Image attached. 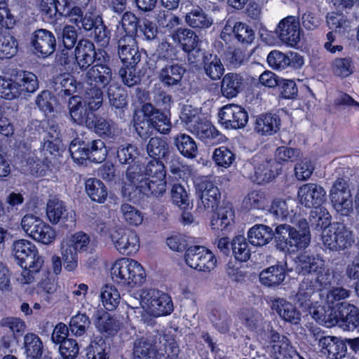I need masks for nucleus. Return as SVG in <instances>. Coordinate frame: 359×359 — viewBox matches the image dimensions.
Listing matches in <instances>:
<instances>
[{
  "label": "nucleus",
  "mask_w": 359,
  "mask_h": 359,
  "mask_svg": "<svg viewBox=\"0 0 359 359\" xmlns=\"http://www.w3.org/2000/svg\"><path fill=\"white\" fill-rule=\"evenodd\" d=\"M111 276L114 282L131 287L140 286L146 280V273L142 265L129 258L116 260L111 268Z\"/></svg>",
  "instance_id": "3"
},
{
  "label": "nucleus",
  "mask_w": 359,
  "mask_h": 359,
  "mask_svg": "<svg viewBox=\"0 0 359 359\" xmlns=\"http://www.w3.org/2000/svg\"><path fill=\"white\" fill-rule=\"evenodd\" d=\"M55 83L57 88L63 91L65 94L70 95L81 88V83L69 74H61L55 79Z\"/></svg>",
  "instance_id": "52"
},
{
  "label": "nucleus",
  "mask_w": 359,
  "mask_h": 359,
  "mask_svg": "<svg viewBox=\"0 0 359 359\" xmlns=\"http://www.w3.org/2000/svg\"><path fill=\"white\" fill-rule=\"evenodd\" d=\"M264 335L266 336L265 340L271 344V352L276 359L292 358L295 353V351L290 344L289 339L276 331L272 324L267 323Z\"/></svg>",
  "instance_id": "10"
},
{
  "label": "nucleus",
  "mask_w": 359,
  "mask_h": 359,
  "mask_svg": "<svg viewBox=\"0 0 359 359\" xmlns=\"http://www.w3.org/2000/svg\"><path fill=\"white\" fill-rule=\"evenodd\" d=\"M311 241V233L300 232L293 228L289 241L287 242V248L285 249L295 250L305 249Z\"/></svg>",
  "instance_id": "53"
},
{
  "label": "nucleus",
  "mask_w": 359,
  "mask_h": 359,
  "mask_svg": "<svg viewBox=\"0 0 359 359\" xmlns=\"http://www.w3.org/2000/svg\"><path fill=\"white\" fill-rule=\"evenodd\" d=\"M294 202L292 199L283 200L276 198L273 200L270 208V212L278 219L294 222L293 206Z\"/></svg>",
  "instance_id": "32"
},
{
  "label": "nucleus",
  "mask_w": 359,
  "mask_h": 359,
  "mask_svg": "<svg viewBox=\"0 0 359 359\" xmlns=\"http://www.w3.org/2000/svg\"><path fill=\"white\" fill-rule=\"evenodd\" d=\"M184 260L189 267L204 272L214 269L217 264L212 252L201 245L189 247L185 252Z\"/></svg>",
  "instance_id": "7"
},
{
  "label": "nucleus",
  "mask_w": 359,
  "mask_h": 359,
  "mask_svg": "<svg viewBox=\"0 0 359 359\" xmlns=\"http://www.w3.org/2000/svg\"><path fill=\"white\" fill-rule=\"evenodd\" d=\"M120 216L126 224L132 226L142 224L144 219L142 212L136 207L127 203L121 205Z\"/></svg>",
  "instance_id": "43"
},
{
  "label": "nucleus",
  "mask_w": 359,
  "mask_h": 359,
  "mask_svg": "<svg viewBox=\"0 0 359 359\" xmlns=\"http://www.w3.org/2000/svg\"><path fill=\"white\" fill-rule=\"evenodd\" d=\"M330 198L334 209L341 215H348L352 210V195L346 180H335L330 191Z\"/></svg>",
  "instance_id": "9"
},
{
  "label": "nucleus",
  "mask_w": 359,
  "mask_h": 359,
  "mask_svg": "<svg viewBox=\"0 0 359 359\" xmlns=\"http://www.w3.org/2000/svg\"><path fill=\"white\" fill-rule=\"evenodd\" d=\"M234 212L230 204L220 207L212 217L210 225L213 229L224 230L233 222Z\"/></svg>",
  "instance_id": "36"
},
{
  "label": "nucleus",
  "mask_w": 359,
  "mask_h": 359,
  "mask_svg": "<svg viewBox=\"0 0 359 359\" xmlns=\"http://www.w3.org/2000/svg\"><path fill=\"white\" fill-rule=\"evenodd\" d=\"M20 226L29 238L43 245L51 244L56 238L55 229L34 214L24 215L21 219Z\"/></svg>",
  "instance_id": "5"
},
{
  "label": "nucleus",
  "mask_w": 359,
  "mask_h": 359,
  "mask_svg": "<svg viewBox=\"0 0 359 359\" xmlns=\"http://www.w3.org/2000/svg\"><path fill=\"white\" fill-rule=\"evenodd\" d=\"M271 309L285 321L294 325L301 320V313L291 302L283 298H277L272 301Z\"/></svg>",
  "instance_id": "23"
},
{
  "label": "nucleus",
  "mask_w": 359,
  "mask_h": 359,
  "mask_svg": "<svg viewBox=\"0 0 359 359\" xmlns=\"http://www.w3.org/2000/svg\"><path fill=\"white\" fill-rule=\"evenodd\" d=\"M111 79V69L106 65L97 64L88 70L86 82L88 86L102 90L109 84Z\"/></svg>",
  "instance_id": "21"
},
{
  "label": "nucleus",
  "mask_w": 359,
  "mask_h": 359,
  "mask_svg": "<svg viewBox=\"0 0 359 359\" xmlns=\"http://www.w3.org/2000/svg\"><path fill=\"white\" fill-rule=\"evenodd\" d=\"M219 123L226 129H238L245 126L248 121L246 110L237 104L224 106L218 114Z\"/></svg>",
  "instance_id": "13"
},
{
  "label": "nucleus",
  "mask_w": 359,
  "mask_h": 359,
  "mask_svg": "<svg viewBox=\"0 0 359 359\" xmlns=\"http://www.w3.org/2000/svg\"><path fill=\"white\" fill-rule=\"evenodd\" d=\"M233 253L236 259L245 262L250 257V250L246 239L243 236L235 237L231 242Z\"/></svg>",
  "instance_id": "55"
},
{
  "label": "nucleus",
  "mask_w": 359,
  "mask_h": 359,
  "mask_svg": "<svg viewBox=\"0 0 359 359\" xmlns=\"http://www.w3.org/2000/svg\"><path fill=\"white\" fill-rule=\"evenodd\" d=\"M312 318L320 324L324 325L327 327H331L339 323V308L336 309L334 306L329 305L327 309L323 306H318L313 308L310 311Z\"/></svg>",
  "instance_id": "29"
},
{
  "label": "nucleus",
  "mask_w": 359,
  "mask_h": 359,
  "mask_svg": "<svg viewBox=\"0 0 359 359\" xmlns=\"http://www.w3.org/2000/svg\"><path fill=\"white\" fill-rule=\"evenodd\" d=\"M46 215L49 222L53 224L62 223L67 226H72L75 223V214L68 212L65 203L58 199H50L46 205Z\"/></svg>",
  "instance_id": "16"
},
{
  "label": "nucleus",
  "mask_w": 359,
  "mask_h": 359,
  "mask_svg": "<svg viewBox=\"0 0 359 359\" xmlns=\"http://www.w3.org/2000/svg\"><path fill=\"white\" fill-rule=\"evenodd\" d=\"M197 191L201 201L198 208L209 210L217 205L221 194L218 187L212 182L207 179L202 180L197 184Z\"/></svg>",
  "instance_id": "19"
},
{
  "label": "nucleus",
  "mask_w": 359,
  "mask_h": 359,
  "mask_svg": "<svg viewBox=\"0 0 359 359\" xmlns=\"http://www.w3.org/2000/svg\"><path fill=\"white\" fill-rule=\"evenodd\" d=\"M107 95L110 104L116 109H122L126 107V93L117 85H109L107 89Z\"/></svg>",
  "instance_id": "57"
},
{
  "label": "nucleus",
  "mask_w": 359,
  "mask_h": 359,
  "mask_svg": "<svg viewBox=\"0 0 359 359\" xmlns=\"http://www.w3.org/2000/svg\"><path fill=\"white\" fill-rule=\"evenodd\" d=\"M103 93L101 89L88 86L84 95L83 103L90 111L97 110L102 104Z\"/></svg>",
  "instance_id": "51"
},
{
  "label": "nucleus",
  "mask_w": 359,
  "mask_h": 359,
  "mask_svg": "<svg viewBox=\"0 0 359 359\" xmlns=\"http://www.w3.org/2000/svg\"><path fill=\"white\" fill-rule=\"evenodd\" d=\"M174 143L178 151L187 158H194L198 153V147L194 140L184 133L174 137Z\"/></svg>",
  "instance_id": "41"
},
{
  "label": "nucleus",
  "mask_w": 359,
  "mask_h": 359,
  "mask_svg": "<svg viewBox=\"0 0 359 359\" xmlns=\"http://www.w3.org/2000/svg\"><path fill=\"white\" fill-rule=\"evenodd\" d=\"M310 222L316 227L327 228L330 223V215L322 205L314 208L310 213Z\"/></svg>",
  "instance_id": "59"
},
{
  "label": "nucleus",
  "mask_w": 359,
  "mask_h": 359,
  "mask_svg": "<svg viewBox=\"0 0 359 359\" xmlns=\"http://www.w3.org/2000/svg\"><path fill=\"white\" fill-rule=\"evenodd\" d=\"M236 156L228 147L222 146L215 149L212 159L220 167L227 168L235 161Z\"/></svg>",
  "instance_id": "56"
},
{
  "label": "nucleus",
  "mask_w": 359,
  "mask_h": 359,
  "mask_svg": "<svg viewBox=\"0 0 359 359\" xmlns=\"http://www.w3.org/2000/svg\"><path fill=\"white\" fill-rule=\"evenodd\" d=\"M276 32L282 42L292 47L297 46L302 32L299 20L292 15L283 18L278 23Z\"/></svg>",
  "instance_id": "15"
},
{
  "label": "nucleus",
  "mask_w": 359,
  "mask_h": 359,
  "mask_svg": "<svg viewBox=\"0 0 359 359\" xmlns=\"http://www.w3.org/2000/svg\"><path fill=\"white\" fill-rule=\"evenodd\" d=\"M90 323V320L86 314L79 313L71 318L69 329L74 335L80 337L89 327Z\"/></svg>",
  "instance_id": "63"
},
{
  "label": "nucleus",
  "mask_w": 359,
  "mask_h": 359,
  "mask_svg": "<svg viewBox=\"0 0 359 359\" xmlns=\"http://www.w3.org/2000/svg\"><path fill=\"white\" fill-rule=\"evenodd\" d=\"M39 88L36 76L32 72L20 71L13 79L0 76V97L13 100L26 93H34Z\"/></svg>",
  "instance_id": "2"
},
{
  "label": "nucleus",
  "mask_w": 359,
  "mask_h": 359,
  "mask_svg": "<svg viewBox=\"0 0 359 359\" xmlns=\"http://www.w3.org/2000/svg\"><path fill=\"white\" fill-rule=\"evenodd\" d=\"M273 232L268 226L256 224L250 228L248 233L249 242L255 246H264L273 238Z\"/></svg>",
  "instance_id": "34"
},
{
  "label": "nucleus",
  "mask_w": 359,
  "mask_h": 359,
  "mask_svg": "<svg viewBox=\"0 0 359 359\" xmlns=\"http://www.w3.org/2000/svg\"><path fill=\"white\" fill-rule=\"evenodd\" d=\"M265 203L266 196L264 192L255 190L245 196L243 201V207L248 210L262 209L264 208Z\"/></svg>",
  "instance_id": "58"
},
{
  "label": "nucleus",
  "mask_w": 359,
  "mask_h": 359,
  "mask_svg": "<svg viewBox=\"0 0 359 359\" xmlns=\"http://www.w3.org/2000/svg\"><path fill=\"white\" fill-rule=\"evenodd\" d=\"M88 159L93 162H102L107 154V151L104 142L101 140H96L91 142L88 146Z\"/></svg>",
  "instance_id": "62"
},
{
  "label": "nucleus",
  "mask_w": 359,
  "mask_h": 359,
  "mask_svg": "<svg viewBox=\"0 0 359 359\" xmlns=\"http://www.w3.org/2000/svg\"><path fill=\"white\" fill-rule=\"evenodd\" d=\"M150 108L151 104L144 105L142 109L136 112L133 118L134 128L142 138H147L152 134V123L149 116Z\"/></svg>",
  "instance_id": "30"
},
{
  "label": "nucleus",
  "mask_w": 359,
  "mask_h": 359,
  "mask_svg": "<svg viewBox=\"0 0 359 359\" xmlns=\"http://www.w3.org/2000/svg\"><path fill=\"white\" fill-rule=\"evenodd\" d=\"M103 306L108 311L114 310L120 303V293L111 285H105L102 287L100 295Z\"/></svg>",
  "instance_id": "45"
},
{
  "label": "nucleus",
  "mask_w": 359,
  "mask_h": 359,
  "mask_svg": "<svg viewBox=\"0 0 359 359\" xmlns=\"http://www.w3.org/2000/svg\"><path fill=\"white\" fill-rule=\"evenodd\" d=\"M273 164L272 160H264L256 165L255 173L250 176L251 180L259 184L271 181L275 176Z\"/></svg>",
  "instance_id": "42"
},
{
  "label": "nucleus",
  "mask_w": 359,
  "mask_h": 359,
  "mask_svg": "<svg viewBox=\"0 0 359 359\" xmlns=\"http://www.w3.org/2000/svg\"><path fill=\"white\" fill-rule=\"evenodd\" d=\"M161 344H158V359H176L180 349L172 334L164 333L161 334Z\"/></svg>",
  "instance_id": "33"
},
{
  "label": "nucleus",
  "mask_w": 359,
  "mask_h": 359,
  "mask_svg": "<svg viewBox=\"0 0 359 359\" xmlns=\"http://www.w3.org/2000/svg\"><path fill=\"white\" fill-rule=\"evenodd\" d=\"M96 326L100 332L108 335H114L120 330L121 323L117 318L104 313L97 318Z\"/></svg>",
  "instance_id": "49"
},
{
  "label": "nucleus",
  "mask_w": 359,
  "mask_h": 359,
  "mask_svg": "<svg viewBox=\"0 0 359 359\" xmlns=\"http://www.w3.org/2000/svg\"><path fill=\"white\" fill-rule=\"evenodd\" d=\"M79 253L66 238L62 240L60 243V254L66 270L73 271L77 268Z\"/></svg>",
  "instance_id": "39"
},
{
  "label": "nucleus",
  "mask_w": 359,
  "mask_h": 359,
  "mask_svg": "<svg viewBox=\"0 0 359 359\" xmlns=\"http://www.w3.org/2000/svg\"><path fill=\"white\" fill-rule=\"evenodd\" d=\"M161 343V334L158 331L136 339L133 344V359H158L157 346Z\"/></svg>",
  "instance_id": "11"
},
{
  "label": "nucleus",
  "mask_w": 359,
  "mask_h": 359,
  "mask_svg": "<svg viewBox=\"0 0 359 359\" xmlns=\"http://www.w3.org/2000/svg\"><path fill=\"white\" fill-rule=\"evenodd\" d=\"M149 116L153 129L155 128L157 131L163 134H166L170 131L171 123L165 114L157 109H154L151 105Z\"/></svg>",
  "instance_id": "50"
},
{
  "label": "nucleus",
  "mask_w": 359,
  "mask_h": 359,
  "mask_svg": "<svg viewBox=\"0 0 359 359\" xmlns=\"http://www.w3.org/2000/svg\"><path fill=\"white\" fill-rule=\"evenodd\" d=\"M148 155L154 159L166 158L171 154L170 147L165 139L151 137L147 145Z\"/></svg>",
  "instance_id": "38"
},
{
  "label": "nucleus",
  "mask_w": 359,
  "mask_h": 359,
  "mask_svg": "<svg viewBox=\"0 0 359 359\" xmlns=\"http://www.w3.org/2000/svg\"><path fill=\"white\" fill-rule=\"evenodd\" d=\"M172 37L174 41H177L182 46L184 51L190 50L198 46V36L189 29H178Z\"/></svg>",
  "instance_id": "47"
},
{
  "label": "nucleus",
  "mask_w": 359,
  "mask_h": 359,
  "mask_svg": "<svg viewBox=\"0 0 359 359\" xmlns=\"http://www.w3.org/2000/svg\"><path fill=\"white\" fill-rule=\"evenodd\" d=\"M280 120L273 114H265L258 116L255 122L254 130L262 135H272L280 128Z\"/></svg>",
  "instance_id": "27"
},
{
  "label": "nucleus",
  "mask_w": 359,
  "mask_h": 359,
  "mask_svg": "<svg viewBox=\"0 0 359 359\" xmlns=\"http://www.w3.org/2000/svg\"><path fill=\"white\" fill-rule=\"evenodd\" d=\"M63 4V0H39L38 6L41 13L53 18L57 13H64Z\"/></svg>",
  "instance_id": "64"
},
{
  "label": "nucleus",
  "mask_w": 359,
  "mask_h": 359,
  "mask_svg": "<svg viewBox=\"0 0 359 359\" xmlns=\"http://www.w3.org/2000/svg\"><path fill=\"white\" fill-rule=\"evenodd\" d=\"M24 348L27 357L33 359L40 358L43 353L42 341L36 334L33 333H27L24 337Z\"/></svg>",
  "instance_id": "48"
},
{
  "label": "nucleus",
  "mask_w": 359,
  "mask_h": 359,
  "mask_svg": "<svg viewBox=\"0 0 359 359\" xmlns=\"http://www.w3.org/2000/svg\"><path fill=\"white\" fill-rule=\"evenodd\" d=\"M339 326H346L348 330L359 325V311L352 304H341L339 306Z\"/></svg>",
  "instance_id": "31"
},
{
  "label": "nucleus",
  "mask_w": 359,
  "mask_h": 359,
  "mask_svg": "<svg viewBox=\"0 0 359 359\" xmlns=\"http://www.w3.org/2000/svg\"><path fill=\"white\" fill-rule=\"evenodd\" d=\"M297 263L299 273L317 278L322 284L330 283L331 275L328 270H325V262L320 257L304 253L298 257Z\"/></svg>",
  "instance_id": "6"
},
{
  "label": "nucleus",
  "mask_w": 359,
  "mask_h": 359,
  "mask_svg": "<svg viewBox=\"0 0 359 359\" xmlns=\"http://www.w3.org/2000/svg\"><path fill=\"white\" fill-rule=\"evenodd\" d=\"M166 187L165 178H147L143 176L141 167L134 164L126 170L122 194L130 198L139 194L161 196L165 192Z\"/></svg>",
  "instance_id": "1"
},
{
  "label": "nucleus",
  "mask_w": 359,
  "mask_h": 359,
  "mask_svg": "<svg viewBox=\"0 0 359 359\" xmlns=\"http://www.w3.org/2000/svg\"><path fill=\"white\" fill-rule=\"evenodd\" d=\"M86 189L90 198L100 203H104L107 197L105 185L97 179L90 178L86 182Z\"/></svg>",
  "instance_id": "46"
},
{
  "label": "nucleus",
  "mask_w": 359,
  "mask_h": 359,
  "mask_svg": "<svg viewBox=\"0 0 359 359\" xmlns=\"http://www.w3.org/2000/svg\"><path fill=\"white\" fill-rule=\"evenodd\" d=\"M210 319L218 332L226 333L229 330L231 318L226 311L215 310L212 312Z\"/></svg>",
  "instance_id": "54"
},
{
  "label": "nucleus",
  "mask_w": 359,
  "mask_h": 359,
  "mask_svg": "<svg viewBox=\"0 0 359 359\" xmlns=\"http://www.w3.org/2000/svg\"><path fill=\"white\" fill-rule=\"evenodd\" d=\"M13 255L20 266L32 264V267L36 269L43 266V260L39 255L36 247L28 240L20 239L15 241L13 244Z\"/></svg>",
  "instance_id": "12"
},
{
  "label": "nucleus",
  "mask_w": 359,
  "mask_h": 359,
  "mask_svg": "<svg viewBox=\"0 0 359 359\" xmlns=\"http://www.w3.org/2000/svg\"><path fill=\"white\" fill-rule=\"evenodd\" d=\"M185 21L190 27L198 29L209 28L213 23V20L199 7L187 13Z\"/></svg>",
  "instance_id": "40"
},
{
  "label": "nucleus",
  "mask_w": 359,
  "mask_h": 359,
  "mask_svg": "<svg viewBox=\"0 0 359 359\" xmlns=\"http://www.w3.org/2000/svg\"><path fill=\"white\" fill-rule=\"evenodd\" d=\"M327 23L330 29L343 33L349 27V21L341 13L331 12L326 16Z\"/></svg>",
  "instance_id": "61"
},
{
  "label": "nucleus",
  "mask_w": 359,
  "mask_h": 359,
  "mask_svg": "<svg viewBox=\"0 0 359 359\" xmlns=\"http://www.w3.org/2000/svg\"><path fill=\"white\" fill-rule=\"evenodd\" d=\"M203 64L205 72L211 79L217 80L223 75L224 67L216 55L205 53Z\"/></svg>",
  "instance_id": "44"
},
{
  "label": "nucleus",
  "mask_w": 359,
  "mask_h": 359,
  "mask_svg": "<svg viewBox=\"0 0 359 359\" xmlns=\"http://www.w3.org/2000/svg\"><path fill=\"white\" fill-rule=\"evenodd\" d=\"M240 320L245 327L249 330L257 332L260 339H266V336L262 334L266 329L267 323H271L270 321H265L262 313L253 308L243 309L240 313Z\"/></svg>",
  "instance_id": "20"
},
{
  "label": "nucleus",
  "mask_w": 359,
  "mask_h": 359,
  "mask_svg": "<svg viewBox=\"0 0 359 359\" xmlns=\"http://www.w3.org/2000/svg\"><path fill=\"white\" fill-rule=\"evenodd\" d=\"M118 55L128 65L133 66L140 62L141 55L132 35H126L118 41Z\"/></svg>",
  "instance_id": "22"
},
{
  "label": "nucleus",
  "mask_w": 359,
  "mask_h": 359,
  "mask_svg": "<svg viewBox=\"0 0 359 359\" xmlns=\"http://www.w3.org/2000/svg\"><path fill=\"white\" fill-rule=\"evenodd\" d=\"M69 113L71 120L78 125L85 124L88 127V121H91L88 108L83 103L81 97L72 96L68 102Z\"/></svg>",
  "instance_id": "24"
},
{
  "label": "nucleus",
  "mask_w": 359,
  "mask_h": 359,
  "mask_svg": "<svg viewBox=\"0 0 359 359\" xmlns=\"http://www.w3.org/2000/svg\"><path fill=\"white\" fill-rule=\"evenodd\" d=\"M17 43L9 34L0 33V58H9L16 53Z\"/></svg>",
  "instance_id": "60"
},
{
  "label": "nucleus",
  "mask_w": 359,
  "mask_h": 359,
  "mask_svg": "<svg viewBox=\"0 0 359 359\" xmlns=\"http://www.w3.org/2000/svg\"><path fill=\"white\" fill-rule=\"evenodd\" d=\"M285 270L282 266H271L263 270L259 274L260 282L268 287L280 285L285 279Z\"/></svg>",
  "instance_id": "37"
},
{
  "label": "nucleus",
  "mask_w": 359,
  "mask_h": 359,
  "mask_svg": "<svg viewBox=\"0 0 359 359\" xmlns=\"http://www.w3.org/2000/svg\"><path fill=\"white\" fill-rule=\"evenodd\" d=\"M75 58L81 69L88 67L96 58L94 44L89 40L80 41L75 49Z\"/></svg>",
  "instance_id": "26"
},
{
  "label": "nucleus",
  "mask_w": 359,
  "mask_h": 359,
  "mask_svg": "<svg viewBox=\"0 0 359 359\" xmlns=\"http://www.w3.org/2000/svg\"><path fill=\"white\" fill-rule=\"evenodd\" d=\"M140 304L147 315L158 318L170 314L173 305L170 296L158 290H141Z\"/></svg>",
  "instance_id": "4"
},
{
  "label": "nucleus",
  "mask_w": 359,
  "mask_h": 359,
  "mask_svg": "<svg viewBox=\"0 0 359 359\" xmlns=\"http://www.w3.org/2000/svg\"><path fill=\"white\" fill-rule=\"evenodd\" d=\"M297 199L304 207L314 208L322 205L326 201L327 193L320 184L306 183L298 189Z\"/></svg>",
  "instance_id": "14"
},
{
  "label": "nucleus",
  "mask_w": 359,
  "mask_h": 359,
  "mask_svg": "<svg viewBox=\"0 0 359 359\" xmlns=\"http://www.w3.org/2000/svg\"><path fill=\"white\" fill-rule=\"evenodd\" d=\"M88 128L100 136L109 138H114L121 133V130L114 121L100 116H95L88 121Z\"/></svg>",
  "instance_id": "25"
},
{
  "label": "nucleus",
  "mask_w": 359,
  "mask_h": 359,
  "mask_svg": "<svg viewBox=\"0 0 359 359\" xmlns=\"http://www.w3.org/2000/svg\"><path fill=\"white\" fill-rule=\"evenodd\" d=\"M30 43L36 54L45 57L55 51L56 40L51 32L39 29L32 33Z\"/></svg>",
  "instance_id": "17"
},
{
  "label": "nucleus",
  "mask_w": 359,
  "mask_h": 359,
  "mask_svg": "<svg viewBox=\"0 0 359 359\" xmlns=\"http://www.w3.org/2000/svg\"><path fill=\"white\" fill-rule=\"evenodd\" d=\"M322 284L317 278L305 277L299 284V290L296 294L295 300L300 307L310 309L313 304V297L319 290V286L327 285Z\"/></svg>",
  "instance_id": "18"
},
{
  "label": "nucleus",
  "mask_w": 359,
  "mask_h": 359,
  "mask_svg": "<svg viewBox=\"0 0 359 359\" xmlns=\"http://www.w3.org/2000/svg\"><path fill=\"white\" fill-rule=\"evenodd\" d=\"M110 238L116 249L123 255H133L140 249V238L131 229H115L110 233Z\"/></svg>",
  "instance_id": "8"
},
{
  "label": "nucleus",
  "mask_w": 359,
  "mask_h": 359,
  "mask_svg": "<svg viewBox=\"0 0 359 359\" xmlns=\"http://www.w3.org/2000/svg\"><path fill=\"white\" fill-rule=\"evenodd\" d=\"M242 77L236 74L228 73L222 79L221 85L222 94L226 98L237 96L241 90Z\"/></svg>",
  "instance_id": "35"
},
{
  "label": "nucleus",
  "mask_w": 359,
  "mask_h": 359,
  "mask_svg": "<svg viewBox=\"0 0 359 359\" xmlns=\"http://www.w3.org/2000/svg\"><path fill=\"white\" fill-rule=\"evenodd\" d=\"M185 73V69L178 64H168L163 67L158 73V78L165 86L177 85Z\"/></svg>",
  "instance_id": "28"
}]
</instances>
